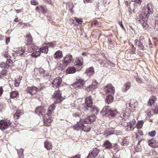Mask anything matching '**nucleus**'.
<instances>
[{
    "label": "nucleus",
    "instance_id": "obj_39",
    "mask_svg": "<svg viewBox=\"0 0 158 158\" xmlns=\"http://www.w3.org/2000/svg\"><path fill=\"white\" fill-rule=\"evenodd\" d=\"M85 73L88 76H90L92 75L94 73V70H86Z\"/></svg>",
    "mask_w": 158,
    "mask_h": 158
},
{
    "label": "nucleus",
    "instance_id": "obj_20",
    "mask_svg": "<svg viewBox=\"0 0 158 158\" xmlns=\"http://www.w3.org/2000/svg\"><path fill=\"white\" fill-rule=\"evenodd\" d=\"M120 116L122 119L125 120L128 118V116H129V117L130 118H132L133 117L132 115H129V114L127 112L121 113L120 114Z\"/></svg>",
    "mask_w": 158,
    "mask_h": 158
},
{
    "label": "nucleus",
    "instance_id": "obj_17",
    "mask_svg": "<svg viewBox=\"0 0 158 158\" xmlns=\"http://www.w3.org/2000/svg\"><path fill=\"white\" fill-rule=\"evenodd\" d=\"M45 110L43 107H39L37 108L35 110V113L40 115H41L42 116L45 115Z\"/></svg>",
    "mask_w": 158,
    "mask_h": 158
},
{
    "label": "nucleus",
    "instance_id": "obj_18",
    "mask_svg": "<svg viewBox=\"0 0 158 158\" xmlns=\"http://www.w3.org/2000/svg\"><path fill=\"white\" fill-rule=\"evenodd\" d=\"M25 38L26 44L27 45H30L33 42L32 37L29 32L26 34L25 36Z\"/></svg>",
    "mask_w": 158,
    "mask_h": 158
},
{
    "label": "nucleus",
    "instance_id": "obj_40",
    "mask_svg": "<svg viewBox=\"0 0 158 158\" xmlns=\"http://www.w3.org/2000/svg\"><path fill=\"white\" fill-rule=\"evenodd\" d=\"M155 19L156 20L155 21L154 29L158 31V17H155Z\"/></svg>",
    "mask_w": 158,
    "mask_h": 158
},
{
    "label": "nucleus",
    "instance_id": "obj_42",
    "mask_svg": "<svg viewBox=\"0 0 158 158\" xmlns=\"http://www.w3.org/2000/svg\"><path fill=\"white\" fill-rule=\"evenodd\" d=\"M7 72L6 70H2L1 72H0V78L3 77V76L5 75Z\"/></svg>",
    "mask_w": 158,
    "mask_h": 158
},
{
    "label": "nucleus",
    "instance_id": "obj_57",
    "mask_svg": "<svg viewBox=\"0 0 158 158\" xmlns=\"http://www.w3.org/2000/svg\"><path fill=\"white\" fill-rule=\"evenodd\" d=\"M10 41V38L9 37H6V43L7 44Z\"/></svg>",
    "mask_w": 158,
    "mask_h": 158
},
{
    "label": "nucleus",
    "instance_id": "obj_13",
    "mask_svg": "<svg viewBox=\"0 0 158 158\" xmlns=\"http://www.w3.org/2000/svg\"><path fill=\"white\" fill-rule=\"evenodd\" d=\"M98 85V82L95 80H94L92 81L91 85H89L87 87L86 90L88 92L93 91L97 88Z\"/></svg>",
    "mask_w": 158,
    "mask_h": 158
},
{
    "label": "nucleus",
    "instance_id": "obj_6",
    "mask_svg": "<svg viewBox=\"0 0 158 158\" xmlns=\"http://www.w3.org/2000/svg\"><path fill=\"white\" fill-rule=\"evenodd\" d=\"M61 94L60 90L56 91L53 95V98L54 102L55 104H57L61 102L63 100Z\"/></svg>",
    "mask_w": 158,
    "mask_h": 158
},
{
    "label": "nucleus",
    "instance_id": "obj_41",
    "mask_svg": "<svg viewBox=\"0 0 158 158\" xmlns=\"http://www.w3.org/2000/svg\"><path fill=\"white\" fill-rule=\"evenodd\" d=\"M143 122L142 121H138L137 123H136V127L137 128H141L143 126Z\"/></svg>",
    "mask_w": 158,
    "mask_h": 158
},
{
    "label": "nucleus",
    "instance_id": "obj_63",
    "mask_svg": "<svg viewBox=\"0 0 158 158\" xmlns=\"http://www.w3.org/2000/svg\"><path fill=\"white\" fill-rule=\"evenodd\" d=\"M84 3L91 2L92 0H83Z\"/></svg>",
    "mask_w": 158,
    "mask_h": 158
},
{
    "label": "nucleus",
    "instance_id": "obj_23",
    "mask_svg": "<svg viewBox=\"0 0 158 158\" xmlns=\"http://www.w3.org/2000/svg\"><path fill=\"white\" fill-rule=\"evenodd\" d=\"M25 52V49L22 47H20L15 52L19 56H21Z\"/></svg>",
    "mask_w": 158,
    "mask_h": 158
},
{
    "label": "nucleus",
    "instance_id": "obj_50",
    "mask_svg": "<svg viewBox=\"0 0 158 158\" xmlns=\"http://www.w3.org/2000/svg\"><path fill=\"white\" fill-rule=\"evenodd\" d=\"M78 81H79L81 87H82L85 83V81L81 79H80Z\"/></svg>",
    "mask_w": 158,
    "mask_h": 158
},
{
    "label": "nucleus",
    "instance_id": "obj_28",
    "mask_svg": "<svg viewBox=\"0 0 158 158\" xmlns=\"http://www.w3.org/2000/svg\"><path fill=\"white\" fill-rule=\"evenodd\" d=\"M83 59L80 60L78 58H77L74 62L75 64L79 66H81L83 64Z\"/></svg>",
    "mask_w": 158,
    "mask_h": 158
},
{
    "label": "nucleus",
    "instance_id": "obj_16",
    "mask_svg": "<svg viewBox=\"0 0 158 158\" xmlns=\"http://www.w3.org/2000/svg\"><path fill=\"white\" fill-rule=\"evenodd\" d=\"M100 150L97 148H94L92 152L89 153L88 158H94L97 156L99 153Z\"/></svg>",
    "mask_w": 158,
    "mask_h": 158
},
{
    "label": "nucleus",
    "instance_id": "obj_51",
    "mask_svg": "<svg viewBox=\"0 0 158 158\" xmlns=\"http://www.w3.org/2000/svg\"><path fill=\"white\" fill-rule=\"evenodd\" d=\"M0 67L2 68H9L8 67H7L6 64H5L4 62H2L0 64Z\"/></svg>",
    "mask_w": 158,
    "mask_h": 158
},
{
    "label": "nucleus",
    "instance_id": "obj_34",
    "mask_svg": "<svg viewBox=\"0 0 158 158\" xmlns=\"http://www.w3.org/2000/svg\"><path fill=\"white\" fill-rule=\"evenodd\" d=\"M44 146L48 150H50L52 148V144L51 143L47 141L44 143Z\"/></svg>",
    "mask_w": 158,
    "mask_h": 158
},
{
    "label": "nucleus",
    "instance_id": "obj_1",
    "mask_svg": "<svg viewBox=\"0 0 158 158\" xmlns=\"http://www.w3.org/2000/svg\"><path fill=\"white\" fill-rule=\"evenodd\" d=\"M152 4L148 3L143 9L142 14L139 15L140 19L139 21L143 28L145 29L151 28L150 26L148 23V18L150 15L152 14Z\"/></svg>",
    "mask_w": 158,
    "mask_h": 158
},
{
    "label": "nucleus",
    "instance_id": "obj_38",
    "mask_svg": "<svg viewBox=\"0 0 158 158\" xmlns=\"http://www.w3.org/2000/svg\"><path fill=\"white\" fill-rule=\"evenodd\" d=\"M69 61V56L67 55L64 57L63 63L66 65L68 64Z\"/></svg>",
    "mask_w": 158,
    "mask_h": 158
},
{
    "label": "nucleus",
    "instance_id": "obj_5",
    "mask_svg": "<svg viewBox=\"0 0 158 158\" xmlns=\"http://www.w3.org/2000/svg\"><path fill=\"white\" fill-rule=\"evenodd\" d=\"M101 113L103 115L112 117L115 116L117 112L116 110H111L109 106L104 107L101 111Z\"/></svg>",
    "mask_w": 158,
    "mask_h": 158
},
{
    "label": "nucleus",
    "instance_id": "obj_62",
    "mask_svg": "<svg viewBox=\"0 0 158 158\" xmlns=\"http://www.w3.org/2000/svg\"><path fill=\"white\" fill-rule=\"evenodd\" d=\"M76 70H70V74L76 72Z\"/></svg>",
    "mask_w": 158,
    "mask_h": 158
},
{
    "label": "nucleus",
    "instance_id": "obj_64",
    "mask_svg": "<svg viewBox=\"0 0 158 158\" xmlns=\"http://www.w3.org/2000/svg\"><path fill=\"white\" fill-rule=\"evenodd\" d=\"M14 21L15 22H18L19 21V19L17 17H16L14 19Z\"/></svg>",
    "mask_w": 158,
    "mask_h": 158
},
{
    "label": "nucleus",
    "instance_id": "obj_8",
    "mask_svg": "<svg viewBox=\"0 0 158 158\" xmlns=\"http://www.w3.org/2000/svg\"><path fill=\"white\" fill-rule=\"evenodd\" d=\"M136 121L134 119H131L130 121L127 123L126 130L127 131L133 130L136 126Z\"/></svg>",
    "mask_w": 158,
    "mask_h": 158
},
{
    "label": "nucleus",
    "instance_id": "obj_14",
    "mask_svg": "<svg viewBox=\"0 0 158 158\" xmlns=\"http://www.w3.org/2000/svg\"><path fill=\"white\" fill-rule=\"evenodd\" d=\"M15 54L14 53H13L11 56H10V59H7L6 62L7 66L10 67L14 66L13 61L15 59Z\"/></svg>",
    "mask_w": 158,
    "mask_h": 158
},
{
    "label": "nucleus",
    "instance_id": "obj_19",
    "mask_svg": "<svg viewBox=\"0 0 158 158\" xmlns=\"http://www.w3.org/2000/svg\"><path fill=\"white\" fill-rule=\"evenodd\" d=\"M38 90L37 88L35 87H28L27 89V92L30 93L31 95H33L35 94Z\"/></svg>",
    "mask_w": 158,
    "mask_h": 158
},
{
    "label": "nucleus",
    "instance_id": "obj_11",
    "mask_svg": "<svg viewBox=\"0 0 158 158\" xmlns=\"http://www.w3.org/2000/svg\"><path fill=\"white\" fill-rule=\"evenodd\" d=\"M105 89L106 93L108 94L112 95L115 92L114 87L110 84H108L106 85Z\"/></svg>",
    "mask_w": 158,
    "mask_h": 158
},
{
    "label": "nucleus",
    "instance_id": "obj_45",
    "mask_svg": "<svg viewBox=\"0 0 158 158\" xmlns=\"http://www.w3.org/2000/svg\"><path fill=\"white\" fill-rule=\"evenodd\" d=\"M136 137L139 135L142 136L143 135V133L142 131L140 129H138L137 132L135 134Z\"/></svg>",
    "mask_w": 158,
    "mask_h": 158
},
{
    "label": "nucleus",
    "instance_id": "obj_33",
    "mask_svg": "<svg viewBox=\"0 0 158 158\" xmlns=\"http://www.w3.org/2000/svg\"><path fill=\"white\" fill-rule=\"evenodd\" d=\"M131 84L129 82H127L125 84L124 87L123 89V92H126L130 88Z\"/></svg>",
    "mask_w": 158,
    "mask_h": 158
},
{
    "label": "nucleus",
    "instance_id": "obj_26",
    "mask_svg": "<svg viewBox=\"0 0 158 158\" xmlns=\"http://www.w3.org/2000/svg\"><path fill=\"white\" fill-rule=\"evenodd\" d=\"M38 50L40 53H44L45 54H47L48 51V48L47 47L43 46L38 49Z\"/></svg>",
    "mask_w": 158,
    "mask_h": 158
},
{
    "label": "nucleus",
    "instance_id": "obj_43",
    "mask_svg": "<svg viewBox=\"0 0 158 158\" xmlns=\"http://www.w3.org/2000/svg\"><path fill=\"white\" fill-rule=\"evenodd\" d=\"M21 79L18 78L17 79H16L15 80L14 84H15V86L17 87L19 86V84L20 83Z\"/></svg>",
    "mask_w": 158,
    "mask_h": 158
},
{
    "label": "nucleus",
    "instance_id": "obj_35",
    "mask_svg": "<svg viewBox=\"0 0 158 158\" xmlns=\"http://www.w3.org/2000/svg\"><path fill=\"white\" fill-rule=\"evenodd\" d=\"M135 43L140 49H143L144 47L143 44L140 41H139L137 39L135 40Z\"/></svg>",
    "mask_w": 158,
    "mask_h": 158
},
{
    "label": "nucleus",
    "instance_id": "obj_61",
    "mask_svg": "<svg viewBox=\"0 0 158 158\" xmlns=\"http://www.w3.org/2000/svg\"><path fill=\"white\" fill-rule=\"evenodd\" d=\"M142 0H135V2L139 4H140L142 2Z\"/></svg>",
    "mask_w": 158,
    "mask_h": 158
},
{
    "label": "nucleus",
    "instance_id": "obj_47",
    "mask_svg": "<svg viewBox=\"0 0 158 158\" xmlns=\"http://www.w3.org/2000/svg\"><path fill=\"white\" fill-rule=\"evenodd\" d=\"M156 134V133L155 131H152L148 133V135L151 137H153L155 136Z\"/></svg>",
    "mask_w": 158,
    "mask_h": 158
},
{
    "label": "nucleus",
    "instance_id": "obj_56",
    "mask_svg": "<svg viewBox=\"0 0 158 158\" xmlns=\"http://www.w3.org/2000/svg\"><path fill=\"white\" fill-rule=\"evenodd\" d=\"M136 81L138 83L140 84H142L143 83V81L140 79H137Z\"/></svg>",
    "mask_w": 158,
    "mask_h": 158
},
{
    "label": "nucleus",
    "instance_id": "obj_7",
    "mask_svg": "<svg viewBox=\"0 0 158 158\" xmlns=\"http://www.w3.org/2000/svg\"><path fill=\"white\" fill-rule=\"evenodd\" d=\"M11 125L9 120H2L0 121V129L1 130H5L9 127Z\"/></svg>",
    "mask_w": 158,
    "mask_h": 158
},
{
    "label": "nucleus",
    "instance_id": "obj_12",
    "mask_svg": "<svg viewBox=\"0 0 158 158\" xmlns=\"http://www.w3.org/2000/svg\"><path fill=\"white\" fill-rule=\"evenodd\" d=\"M35 10L39 13L41 12L44 14H46L48 11L45 5H41L37 6L35 8Z\"/></svg>",
    "mask_w": 158,
    "mask_h": 158
},
{
    "label": "nucleus",
    "instance_id": "obj_49",
    "mask_svg": "<svg viewBox=\"0 0 158 158\" xmlns=\"http://www.w3.org/2000/svg\"><path fill=\"white\" fill-rule=\"evenodd\" d=\"M31 5L36 6L39 4V3L35 0H31Z\"/></svg>",
    "mask_w": 158,
    "mask_h": 158
},
{
    "label": "nucleus",
    "instance_id": "obj_54",
    "mask_svg": "<svg viewBox=\"0 0 158 158\" xmlns=\"http://www.w3.org/2000/svg\"><path fill=\"white\" fill-rule=\"evenodd\" d=\"M154 113L155 114H158V105L156 106L154 110Z\"/></svg>",
    "mask_w": 158,
    "mask_h": 158
},
{
    "label": "nucleus",
    "instance_id": "obj_25",
    "mask_svg": "<svg viewBox=\"0 0 158 158\" xmlns=\"http://www.w3.org/2000/svg\"><path fill=\"white\" fill-rule=\"evenodd\" d=\"M129 141L130 138L128 137H126L122 140L121 143L122 145L124 146H127L129 144Z\"/></svg>",
    "mask_w": 158,
    "mask_h": 158
},
{
    "label": "nucleus",
    "instance_id": "obj_22",
    "mask_svg": "<svg viewBox=\"0 0 158 158\" xmlns=\"http://www.w3.org/2000/svg\"><path fill=\"white\" fill-rule=\"evenodd\" d=\"M103 147L105 149H110L112 147L111 143L108 140L105 142L103 145Z\"/></svg>",
    "mask_w": 158,
    "mask_h": 158
},
{
    "label": "nucleus",
    "instance_id": "obj_44",
    "mask_svg": "<svg viewBox=\"0 0 158 158\" xmlns=\"http://www.w3.org/2000/svg\"><path fill=\"white\" fill-rule=\"evenodd\" d=\"M110 129H109L107 130H105L104 133V135H107V136H108L113 134V132L110 133Z\"/></svg>",
    "mask_w": 158,
    "mask_h": 158
},
{
    "label": "nucleus",
    "instance_id": "obj_3",
    "mask_svg": "<svg viewBox=\"0 0 158 158\" xmlns=\"http://www.w3.org/2000/svg\"><path fill=\"white\" fill-rule=\"evenodd\" d=\"M55 107V105L52 104L48 108L47 113L44 117V124L45 126H49L51 125L52 120L50 118Z\"/></svg>",
    "mask_w": 158,
    "mask_h": 158
},
{
    "label": "nucleus",
    "instance_id": "obj_9",
    "mask_svg": "<svg viewBox=\"0 0 158 158\" xmlns=\"http://www.w3.org/2000/svg\"><path fill=\"white\" fill-rule=\"evenodd\" d=\"M137 104V102L135 100L132 99L127 101L126 105L127 107H129L132 110H135V108L136 107Z\"/></svg>",
    "mask_w": 158,
    "mask_h": 158
},
{
    "label": "nucleus",
    "instance_id": "obj_36",
    "mask_svg": "<svg viewBox=\"0 0 158 158\" xmlns=\"http://www.w3.org/2000/svg\"><path fill=\"white\" fill-rule=\"evenodd\" d=\"M18 96V93L17 91L11 92L10 94V97L13 98L17 97Z\"/></svg>",
    "mask_w": 158,
    "mask_h": 158
},
{
    "label": "nucleus",
    "instance_id": "obj_30",
    "mask_svg": "<svg viewBox=\"0 0 158 158\" xmlns=\"http://www.w3.org/2000/svg\"><path fill=\"white\" fill-rule=\"evenodd\" d=\"M35 51L32 53L31 54V56L33 57H37L40 55V52L38 49V50H37V49H35Z\"/></svg>",
    "mask_w": 158,
    "mask_h": 158
},
{
    "label": "nucleus",
    "instance_id": "obj_2",
    "mask_svg": "<svg viewBox=\"0 0 158 158\" xmlns=\"http://www.w3.org/2000/svg\"><path fill=\"white\" fill-rule=\"evenodd\" d=\"M93 103L92 100L90 96L86 98L85 103L83 104V110L85 111L89 110L91 112L97 110V107H93Z\"/></svg>",
    "mask_w": 158,
    "mask_h": 158
},
{
    "label": "nucleus",
    "instance_id": "obj_29",
    "mask_svg": "<svg viewBox=\"0 0 158 158\" xmlns=\"http://www.w3.org/2000/svg\"><path fill=\"white\" fill-rule=\"evenodd\" d=\"M42 70V71H41V73H43V74L44 75L43 77L45 79H49L51 77V76L49 73L46 72V71L45 70Z\"/></svg>",
    "mask_w": 158,
    "mask_h": 158
},
{
    "label": "nucleus",
    "instance_id": "obj_60",
    "mask_svg": "<svg viewBox=\"0 0 158 158\" xmlns=\"http://www.w3.org/2000/svg\"><path fill=\"white\" fill-rule=\"evenodd\" d=\"M75 103H76V101H74V102L71 105V107H73L75 106H76V104Z\"/></svg>",
    "mask_w": 158,
    "mask_h": 158
},
{
    "label": "nucleus",
    "instance_id": "obj_46",
    "mask_svg": "<svg viewBox=\"0 0 158 158\" xmlns=\"http://www.w3.org/2000/svg\"><path fill=\"white\" fill-rule=\"evenodd\" d=\"M72 86L74 88H77V87H81V86L80 84V83L78 81V82H76L75 83H73L72 85Z\"/></svg>",
    "mask_w": 158,
    "mask_h": 158
},
{
    "label": "nucleus",
    "instance_id": "obj_15",
    "mask_svg": "<svg viewBox=\"0 0 158 158\" xmlns=\"http://www.w3.org/2000/svg\"><path fill=\"white\" fill-rule=\"evenodd\" d=\"M95 118V116L94 114L86 117L84 120L83 119V122L85 123H90L94 121Z\"/></svg>",
    "mask_w": 158,
    "mask_h": 158
},
{
    "label": "nucleus",
    "instance_id": "obj_53",
    "mask_svg": "<svg viewBox=\"0 0 158 158\" xmlns=\"http://www.w3.org/2000/svg\"><path fill=\"white\" fill-rule=\"evenodd\" d=\"M3 56L5 57L6 58H7L8 56V52L7 51H5L3 54Z\"/></svg>",
    "mask_w": 158,
    "mask_h": 158
},
{
    "label": "nucleus",
    "instance_id": "obj_31",
    "mask_svg": "<svg viewBox=\"0 0 158 158\" xmlns=\"http://www.w3.org/2000/svg\"><path fill=\"white\" fill-rule=\"evenodd\" d=\"M23 114V113L19 110H18L14 114V117L15 119H17L19 116Z\"/></svg>",
    "mask_w": 158,
    "mask_h": 158
},
{
    "label": "nucleus",
    "instance_id": "obj_37",
    "mask_svg": "<svg viewBox=\"0 0 158 158\" xmlns=\"http://www.w3.org/2000/svg\"><path fill=\"white\" fill-rule=\"evenodd\" d=\"M44 44L46 45L47 47H52L53 48L55 46L56 44L54 42H51L50 43H45Z\"/></svg>",
    "mask_w": 158,
    "mask_h": 158
},
{
    "label": "nucleus",
    "instance_id": "obj_24",
    "mask_svg": "<svg viewBox=\"0 0 158 158\" xmlns=\"http://www.w3.org/2000/svg\"><path fill=\"white\" fill-rule=\"evenodd\" d=\"M63 57L62 52L60 50L57 51L54 54V57L56 59H60Z\"/></svg>",
    "mask_w": 158,
    "mask_h": 158
},
{
    "label": "nucleus",
    "instance_id": "obj_52",
    "mask_svg": "<svg viewBox=\"0 0 158 158\" xmlns=\"http://www.w3.org/2000/svg\"><path fill=\"white\" fill-rule=\"evenodd\" d=\"M141 142V141H139L138 142V144L137 145L135 149L137 151H139L140 150V146L139 145V143Z\"/></svg>",
    "mask_w": 158,
    "mask_h": 158
},
{
    "label": "nucleus",
    "instance_id": "obj_10",
    "mask_svg": "<svg viewBox=\"0 0 158 158\" xmlns=\"http://www.w3.org/2000/svg\"><path fill=\"white\" fill-rule=\"evenodd\" d=\"M62 82V80L60 77H57L54 79L52 82V86L54 88L59 87Z\"/></svg>",
    "mask_w": 158,
    "mask_h": 158
},
{
    "label": "nucleus",
    "instance_id": "obj_48",
    "mask_svg": "<svg viewBox=\"0 0 158 158\" xmlns=\"http://www.w3.org/2000/svg\"><path fill=\"white\" fill-rule=\"evenodd\" d=\"M74 19L79 24H81L83 22L82 19H81L75 18Z\"/></svg>",
    "mask_w": 158,
    "mask_h": 158
},
{
    "label": "nucleus",
    "instance_id": "obj_27",
    "mask_svg": "<svg viewBox=\"0 0 158 158\" xmlns=\"http://www.w3.org/2000/svg\"><path fill=\"white\" fill-rule=\"evenodd\" d=\"M113 97L111 95L108 94L106 98V102L107 104H109L113 100Z\"/></svg>",
    "mask_w": 158,
    "mask_h": 158
},
{
    "label": "nucleus",
    "instance_id": "obj_4",
    "mask_svg": "<svg viewBox=\"0 0 158 158\" xmlns=\"http://www.w3.org/2000/svg\"><path fill=\"white\" fill-rule=\"evenodd\" d=\"M74 129L77 130L81 129L84 131L87 132L90 130L91 127L87 125L85 126L84 125L83 119H80L79 121L75 125Z\"/></svg>",
    "mask_w": 158,
    "mask_h": 158
},
{
    "label": "nucleus",
    "instance_id": "obj_55",
    "mask_svg": "<svg viewBox=\"0 0 158 158\" xmlns=\"http://www.w3.org/2000/svg\"><path fill=\"white\" fill-rule=\"evenodd\" d=\"M110 65H109L108 67V68L109 69H110V68L112 69L113 68L111 67L110 66H111L112 67H113V66H114V64L113 63H112V62H110Z\"/></svg>",
    "mask_w": 158,
    "mask_h": 158
},
{
    "label": "nucleus",
    "instance_id": "obj_21",
    "mask_svg": "<svg viewBox=\"0 0 158 158\" xmlns=\"http://www.w3.org/2000/svg\"><path fill=\"white\" fill-rule=\"evenodd\" d=\"M149 145L152 147H156L158 146V141L154 139L150 140L148 141Z\"/></svg>",
    "mask_w": 158,
    "mask_h": 158
},
{
    "label": "nucleus",
    "instance_id": "obj_58",
    "mask_svg": "<svg viewBox=\"0 0 158 158\" xmlns=\"http://www.w3.org/2000/svg\"><path fill=\"white\" fill-rule=\"evenodd\" d=\"M3 92L2 88V87H0V96H1Z\"/></svg>",
    "mask_w": 158,
    "mask_h": 158
},
{
    "label": "nucleus",
    "instance_id": "obj_32",
    "mask_svg": "<svg viewBox=\"0 0 158 158\" xmlns=\"http://www.w3.org/2000/svg\"><path fill=\"white\" fill-rule=\"evenodd\" d=\"M156 98L155 96H152L149 99L148 102V105L151 106L154 103L156 100Z\"/></svg>",
    "mask_w": 158,
    "mask_h": 158
},
{
    "label": "nucleus",
    "instance_id": "obj_59",
    "mask_svg": "<svg viewBox=\"0 0 158 158\" xmlns=\"http://www.w3.org/2000/svg\"><path fill=\"white\" fill-rule=\"evenodd\" d=\"M80 155L78 154L73 156L72 158H80Z\"/></svg>",
    "mask_w": 158,
    "mask_h": 158
}]
</instances>
